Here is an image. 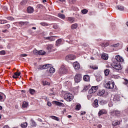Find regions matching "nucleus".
Instances as JSON below:
<instances>
[{
  "label": "nucleus",
  "mask_w": 128,
  "mask_h": 128,
  "mask_svg": "<svg viewBox=\"0 0 128 128\" xmlns=\"http://www.w3.org/2000/svg\"><path fill=\"white\" fill-rule=\"evenodd\" d=\"M68 72V70L64 67V65L61 66L60 68L58 70V74L60 76H62V74H65Z\"/></svg>",
  "instance_id": "nucleus-1"
},
{
  "label": "nucleus",
  "mask_w": 128,
  "mask_h": 128,
  "mask_svg": "<svg viewBox=\"0 0 128 128\" xmlns=\"http://www.w3.org/2000/svg\"><path fill=\"white\" fill-rule=\"evenodd\" d=\"M112 67L113 68H114V70H122V67L120 62L113 64Z\"/></svg>",
  "instance_id": "nucleus-2"
},
{
  "label": "nucleus",
  "mask_w": 128,
  "mask_h": 128,
  "mask_svg": "<svg viewBox=\"0 0 128 128\" xmlns=\"http://www.w3.org/2000/svg\"><path fill=\"white\" fill-rule=\"evenodd\" d=\"M64 99L66 102H72V100L74 99V97L72 96V95L70 94H66V96L64 97Z\"/></svg>",
  "instance_id": "nucleus-3"
},
{
  "label": "nucleus",
  "mask_w": 128,
  "mask_h": 128,
  "mask_svg": "<svg viewBox=\"0 0 128 128\" xmlns=\"http://www.w3.org/2000/svg\"><path fill=\"white\" fill-rule=\"evenodd\" d=\"M106 88H109V90H112L114 88V82H108L106 85Z\"/></svg>",
  "instance_id": "nucleus-4"
},
{
  "label": "nucleus",
  "mask_w": 128,
  "mask_h": 128,
  "mask_svg": "<svg viewBox=\"0 0 128 128\" xmlns=\"http://www.w3.org/2000/svg\"><path fill=\"white\" fill-rule=\"evenodd\" d=\"M82 75L80 74H76L74 76V82L78 84L82 80Z\"/></svg>",
  "instance_id": "nucleus-5"
},
{
  "label": "nucleus",
  "mask_w": 128,
  "mask_h": 128,
  "mask_svg": "<svg viewBox=\"0 0 128 128\" xmlns=\"http://www.w3.org/2000/svg\"><path fill=\"white\" fill-rule=\"evenodd\" d=\"M98 86H92L89 90L88 92L90 94H94V92H96L98 90Z\"/></svg>",
  "instance_id": "nucleus-6"
},
{
  "label": "nucleus",
  "mask_w": 128,
  "mask_h": 128,
  "mask_svg": "<svg viewBox=\"0 0 128 128\" xmlns=\"http://www.w3.org/2000/svg\"><path fill=\"white\" fill-rule=\"evenodd\" d=\"M66 60H76V56L74 55L70 54L68 55L66 58Z\"/></svg>",
  "instance_id": "nucleus-7"
},
{
  "label": "nucleus",
  "mask_w": 128,
  "mask_h": 128,
  "mask_svg": "<svg viewBox=\"0 0 128 128\" xmlns=\"http://www.w3.org/2000/svg\"><path fill=\"white\" fill-rule=\"evenodd\" d=\"M111 114L113 116H120V112L116 110H114L111 112Z\"/></svg>",
  "instance_id": "nucleus-8"
},
{
  "label": "nucleus",
  "mask_w": 128,
  "mask_h": 128,
  "mask_svg": "<svg viewBox=\"0 0 128 128\" xmlns=\"http://www.w3.org/2000/svg\"><path fill=\"white\" fill-rule=\"evenodd\" d=\"M115 58L116 60L118 62H124V58H121V56H120V55L116 56Z\"/></svg>",
  "instance_id": "nucleus-9"
},
{
  "label": "nucleus",
  "mask_w": 128,
  "mask_h": 128,
  "mask_svg": "<svg viewBox=\"0 0 128 128\" xmlns=\"http://www.w3.org/2000/svg\"><path fill=\"white\" fill-rule=\"evenodd\" d=\"M44 40H49L50 42H54L55 39L54 36H51L48 37H44Z\"/></svg>",
  "instance_id": "nucleus-10"
},
{
  "label": "nucleus",
  "mask_w": 128,
  "mask_h": 128,
  "mask_svg": "<svg viewBox=\"0 0 128 128\" xmlns=\"http://www.w3.org/2000/svg\"><path fill=\"white\" fill-rule=\"evenodd\" d=\"M73 66L75 70H78L80 68V63L78 62H74Z\"/></svg>",
  "instance_id": "nucleus-11"
},
{
  "label": "nucleus",
  "mask_w": 128,
  "mask_h": 128,
  "mask_svg": "<svg viewBox=\"0 0 128 128\" xmlns=\"http://www.w3.org/2000/svg\"><path fill=\"white\" fill-rule=\"evenodd\" d=\"M120 124V122L118 120H114L112 122V126H113V128H114V126H118V124Z\"/></svg>",
  "instance_id": "nucleus-12"
},
{
  "label": "nucleus",
  "mask_w": 128,
  "mask_h": 128,
  "mask_svg": "<svg viewBox=\"0 0 128 128\" xmlns=\"http://www.w3.org/2000/svg\"><path fill=\"white\" fill-rule=\"evenodd\" d=\"M106 114V111L105 110H101L99 111L98 113V116H102V114Z\"/></svg>",
  "instance_id": "nucleus-13"
},
{
  "label": "nucleus",
  "mask_w": 128,
  "mask_h": 128,
  "mask_svg": "<svg viewBox=\"0 0 128 128\" xmlns=\"http://www.w3.org/2000/svg\"><path fill=\"white\" fill-rule=\"evenodd\" d=\"M113 100L115 102H120V96L118 95H115L114 97Z\"/></svg>",
  "instance_id": "nucleus-14"
},
{
  "label": "nucleus",
  "mask_w": 128,
  "mask_h": 128,
  "mask_svg": "<svg viewBox=\"0 0 128 128\" xmlns=\"http://www.w3.org/2000/svg\"><path fill=\"white\" fill-rule=\"evenodd\" d=\"M54 104H56V106H62L63 108L64 107V104L60 102L54 101Z\"/></svg>",
  "instance_id": "nucleus-15"
},
{
  "label": "nucleus",
  "mask_w": 128,
  "mask_h": 128,
  "mask_svg": "<svg viewBox=\"0 0 128 128\" xmlns=\"http://www.w3.org/2000/svg\"><path fill=\"white\" fill-rule=\"evenodd\" d=\"M27 12L28 14H32L34 12V8L28 6L27 8Z\"/></svg>",
  "instance_id": "nucleus-16"
},
{
  "label": "nucleus",
  "mask_w": 128,
  "mask_h": 128,
  "mask_svg": "<svg viewBox=\"0 0 128 128\" xmlns=\"http://www.w3.org/2000/svg\"><path fill=\"white\" fill-rule=\"evenodd\" d=\"M94 108H98V100H95L93 103Z\"/></svg>",
  "instance_id": "nucleus-17"
},
{
  "label": "nucleus",
  "mask_w": 128,
  "mask_h": 128,
  "mask_svg": "<svg viewBox=\"0 0 128 128\" xmlns=\"http://www.w3.org/2000/svg\"><path fill=\"white\" fill-rule=\"evenodd\" d=\"M108 58V56L106 54H103L102 55V59L104 60H106Z\"/></svg>",
  "instance_id": "nucleus-18"
},
{
  "label": "nucleus",
  "mask_w": 128,
  "mask_h": 128,
  "mask_svg": "<svg viewBox=\"0 0 128 128\" xmlns=\"http://www.w3.org/2000/svg\"><path fill=\"white\" fill-rule=\"evenodd\" d=\"M20 76V72H16L14 73V76H12V78H18Z\"/></svg>",
  "instance_id": "nucleus-19"
},
{
  "label": "nucleus",
  "mask_w": 128,
  "mask_h": 128,
  "mask_svg": "<svg viewBox=\"0 0 128 128\" xmlns=\"http://www.w3.org/2000/svg\"><path fill=\"white\" fill-rule=\"evenodd\" d=\"M83 79L85 82H88L90 80V76L88 75H85L84 76Z\"/></svg>",
  "instance_id": "nucleus-20"
},
{
  "label": "nucleus",
  "mask_w": 128,
  "mask_h": 128,
  "mask_svg": "<svg viewBox=\"0 0 128 128\" xmlns=\"http://www.w3.org/2000/svg\"><path fill=\"white\" fill-rule=\"evenodd\" d=\"M116 10H124V6H116Z\"/></svg>",
  "instance_id": "nucleus-21"
},
{
  "label": "nucleus",
  "mask_w": 128,
  "mask_h": 128,
  "mask_svg": "<svg viewBox=\"0 0 128 128\" xmlns=\"http://www.w3.org/2000/svg\"><path fill=\"white\" fill-rule=\"evenodd\" d=\"M54 48V46L50 44V45H48L47 48H46V50H48V52H50V50H52V48Z\"/></svg>",
  "instance_id": "nucleus-22"
},
{
  "label": "nucleus",
  "mask_w": 128,
  "mask_h": 128,
  "mask_svg": "<svg viewBox=\"0 0 128 128\" xmlns=\"http://www.w3.org/2000/svg\"><path fill=\"white\" fill-rule=\"evenodd\" d=\"M104 92H106V91L104 90L100 91L98 93V96H104Z\"/></svg>",
  "instance_id": "nucleus-23"
},
{
  "label": "nucleus",
  "mask_w": 128,
  "mask_h": 128,
  "mask_svg": "<svg viewBox=\"0 0 128 128\" xmlns=\"http://www.w3.org/2000/svg\"><path fill=\"white\" fill-rule=\"evenodd\" d=\"M51 118H52V120H57V122H60V118H58L57 116H50Z\"/></svg>",
  "instance_id": "nucleus-24"
},
{
  "label": "nucleus",
  "mask_w": 128,
  "mask_h": 128,
  "mask_svg": "<svg viewBox=\"0 0 128 128\" xmlns=\"http://www.w3.org/2000/svg\"><path fill=\"white\" fill-rule=\"evenodd\" d=\"M30 122H31L30 126H36V122L34 120H31Z\"/></svg>",
  "instance_id": "nucleus-25"
},
{
  "label": "nucleus",
  "mask_w": 128,
  "mask_h": 128,
  "mask_svg": "<svg viewBox=\"0 0 128 128\" xmlns=\"http://www.w3.org/2000/svg\"><path fill=\"white\" fill-rule=\"evenodd\" d=\"M38 70H46L45 65L39 66Z\"/></svg>",
  "instance_id": "nucleus-26"
},
{
  "label": "nucleus",
  "mask_w": 128,
  "mask_h": 128,
  "mask_svg": "<svg viewBox=\"0 0 128 128\" xmlns=\"http://www.w3.org/2000/svg\"><path fill=\"white\" fill-rule=\"evenodd\" d=\"M42 82L43 84V86H50V82H48L46 80H43L42 81Z\"/></svg>",
  "instance_id": "nucleus-27"
},
{
  "label": "nucleus",
  "mask_w": 128,
  "mask_h": 128,
  "mask_svg": "<svg viewBox=\"0 0 128 128\" xmlns=\"http://www.w3.org/2000/svg\"><path fill=\"white\" fill-rule=\"evenodd\" d=\"M45 54H46V52H44L42 50H39L38 56H44Z\"/></svg>",
  "instance_id": "nucleus-28"
},
{
  "label": "nucleus",
  "mask_w": 128,
  "mask_h": 128,
  "mask_svg": "<svg viewBox=\"0 0 128 128\" xmlns=\"http://www.w3.org/2000/svg\"><path fill=\"white\" fill-rule=\"evenodd\" d=\"M58 18H62V20H64V18H66V16L64 14L60 13L58 14Z\"/></svg>",
  "instance_id": "nucleus-29"
},
{
  "label": "nucleus",
  "mask_w": 128,
  "mask_h": 128,
  "mask_svg": "<svg viewBox=\"0 0 128 128\" xmlns=\"http://www.w3.org/2000/svg\"><path fill=\"white\" fill-rule=\"evenodd\" d=\"M60 44H62V39H58L56 41V46H58V45Z\"/></svg>",
  "instance_id": "nucleus-30"
},
{
  "label": "nucleus",
  "mask_w": 128,
  "mask_h": 128,
  "mask_svg": "<svg viewBox=\"0 0 128 128\" xmlns=\"http://www.w3.org/2000/svg\"><path fill=\"white\" fill-rule=\"evenodd\" d=\"M56 72V69L54 68L51 67L50 68V74H54Z\"/></svg>",
  "instance_id": "nucleus-31"
},
{
  "label": "nucleus",
  "mask_w": 128,
  "mask_h": 128,
  "mask_svg": "<svg viewBox=\"0 0 128 128\" xmlns=\"http://www.w3.org/2000/svg\"><path fill=\"white\" fill-rule=\"evenodd\" d=\"M98 7L99 8L102 10V8H104V4H102V3H100L98 5Z\"/></svg>",
  "instance_id": "nucleus-32"
},
{
  "label": "nucleus",
  "mask_w": 128,
  "mask_h": 128,
  "mask_svg": "<svg viewBox=\"0 0 128 128\" xmlns=\"http://www.w3.org/2000/svg\"><path fill=\"white\" fill-rule=\"evenodd\" d=\"M78 28V24H72V30H76Z\"/></svg>",
  "instance_id": "nucleus-33"
},
{
  "label": "nucleus",
  "mask_w": 128,
  "mask_h": 128,
  "mask_svg": "<svg viewBox=\"0 0 128 128\" xmlns=\"http://www.w3.org/2000/svg\"><path fill=\"white\" fill-rule=\"evenodd\" d=\"M28 102H24L22 105V108H26V106H28Z\"/></svg>",
  "instance_id": "nucleus-34"
},
{
  "label": "nucleus",
  "mask_w": 128,
  "mask_h": 128,
  "mask_svg": "<svg viewBox=\"0 0 128 128\" xmlns=\"http://www.w3.org/2000/svg\"><path fill=\"white\" fill-rule=\"evenodd\" d=\"M80 108H82L80 104H77L76 106V110H80Z\"/></svg>",
  "instance_id": "nucleus-35"
},
{
  "label": "nucleus",
  "mask_w": 128,
  "mask_h": 128,
  "mask_svg": "<svg viewBox=\"0 0 128 128\" xmlns=\"http://www.w3.org/2000/svg\"><path fill=\"white\" fill-rule=\"evenodd\" d=\"M90 68H92V70H98V66L94 65V66H90Z\"/></svg>",
  "instance_id": "nucleus-36"
},
{
  "label": "nucleus",
  "mask_w": 128,
  "mask_h": 128,
  "mask_svg": "<svg viewBox=\"0 0 128 128\" xmlns=\"http://www.w3.org/2000/svg\"><path fill=\"white\" fill-rule=\"evenodd\" d=\"M40 24L41 26H48V24H47L46 22H42L40 23Z\"/></svg>",
  "instance_id": "nucleus-37"
},
{
  "label": "nucleus",
  "mask_w": 128,
  "mask_h": 128,
  "mask_svg": "<svg viewBox=\"0 0 128 128\" xmlns=\"http://www.w3.org/2000/svg\"><path fill=\"white\" fill-rule=\"evenodd\" d=\"M68 20H69L70 22L72 24V22H74V18H68Z\"/></svg>",
  "instance_id": "nucleus-38"
},
{
  "label": "nucleus",
  "mask_w": 128,
  "mask_h": 128,
  "mask_svg": "<svg viewBox=\"0 0 128 128\" xmlns=\"http://www.w3.org/2000/svg\"><path fill=\"white\" fill-rule=\"evenodd\" d=\"M29 90L30 94H34V92H36V90H34L30 88Z\"/></svg>",
  "instance_id": "nucleus-39"
},
{
  "label": "nucleus",
  "mask_w": 128,
  "mask_h": 128,
  "mask_svg": "<svg viewBox=\"0 0 128 128\" xmlns=\"http://www.w3.org/2000/svg\"><path fill=\"white\" fill-rule=\"evenodd\" d=\"M28 3V1L26 0H23L22 2H20V4L22 6H24V4H26Z\"/></svg>",
  "instance_id": "nucleus-40"
},
{
  "label": "nucleus",
  "mask_w": 128,
  "mask_h": 128,
  "mask_svg": "<svg viewBox=\"0 0 128 128\" xmlns=\"http://www.w3.org/2000/svg\"><path fill=\"white\" fill-rule=\"evenodd\" d=\"M88 10L84 9V10H82L81 12H82L83 14H88Z\"/></svg>",
  "instance_id": "nucleus-41"
},
{
  "label": "nucleus",
  "mask_w": 128,
  "mask_h": 128,
  "mask_svg": "<svg viewBox=\"0 0 128 128\" xmlns=\"http://www.w3.org/2000/svg\"><path fill=\"white\" fill-rule=\"evenodd\" d=\"M110 74V70L106 69L104 70V74L106 76H107L108 74Z\"/></svg>",
  "instance_id": "nucleus-42"
},
{
  "label": "nucleus",
  "mask_w": 128,
  "mask_h": 128,
  "mask_svg": "<svg viewBox=\"0 0 128 128\" xmlns=\"http://www.w3.org/2000/svg\"><path fill=\"white\" fill-rule=\"evenodd\" d=\"M21 126H22V128H26V126H28V123H27V122H24V123L23 124H21Z\"/></svg>",
  "instance_id": "nucleus-43"
},
{
  "label": "nucleus",
  "mask_w": 128,
  "mask_h": 128,
  "mask_svg": "<svg viewBox=\"0 0 128 128\" xmlns=\"http://www.w3.org/2000/svg\"><path fill=\"white\" fill-rule=\"evenodd\" d=\"M33 52H34V54H35L36 56H38V52H39L38 50H34Z\"/></svg>",
  "instance_id": "nucleus-44"
},
{
  "label": "nucleus",
  "mask_w": 128,
  "mask_h": 128,
  "mask_svg": "<svg viewBox=\"0 0 128 128\" xmlns=\"http://www.w3.org/2000/svg\"><path fill=\"white\" fill-rule=\"evenodd\" d=\"M90 88V86L89 85L86 86H84V90H88V88Z\"/></svg>",
  "instance_id": "nucleus-45"
},
{
  "label": "nucleus",
  "mask_w": 128,
  "mask_h": 128,
  "mask_svg": "<svg viewBox=\"0 0 128 128\" xmlns=\"http://www.w3.org/2000/svg\"><path fill=\"white\" fill-rule=\"evenodd\" d=\"M7 20H14V18L12 16H8L6 18Z\"/></svg>",
  "instance_id": "nucleus-46"
},
{
  "label": "nucleus",
  "mask_w": 128,
  "mask_h": 128,
  "mask_svg": "<svg viewBox=\"0 0 128 128\" xmlns=\"http://www.w3.org/2000/svg\"><path fill=\"white\" fill-rule=\"evenodd\" d=\"M108 46V42L103 43L102 44V46H104V48Z\"/></svg>",
  "instance_id": "nucleus-47"
},
{
  "label": "nucleus",
  "mask_w": 128,
  "mask_h": 128,
  "mask_svg": "<svg viewBox=\"0 0 128 128\" xmlns=\"http://www.w3.org/2000/svg\"><path fill=\"white\" fill-rule=\"evenodd\" d=\"M45 66V70H46V68H50V66H51V64H44Z\"/></svg>",
  "instance_id": "nucleus-48"
},
{
  "label": "nucleus",
  "mask_w": 128,
  "mask_h": 128,
  "mask_svg": "<svg viewBox=\"0 0 128 128\" xmlns=\"http://www.w3.org/2000/svg\"><path fill=\"white\" fill-rule=\"evenodd\" d=\"M7 21L6 20H0V24H6Z\"/></svg>",
  "instance_id": "nucleus-49"
},
{
  "label": "nucleus",
  "mask_w": 128,
  "mask_h": 128,
  "mask_svg": "<svg viewBox=\"0 0 128 128\" xmlns=\"http://www.w3.org/2000/svg\"><path fill=\"white\" fill-rule=\"evenodd\" d=\"M100 104H102V106H104L106 104V101L104 100H101L100 102Z\"/></svg>",
  "instance_id": "nucleus-50"
},
{
  "label": "nucleus",
  "mask_w": 128,
  "mask_h": 128,
  "mask_svg": "<svg viewBox=\"0 0 128 128\" xmlns=\"http://www.w3.org/2000/svg\"><path fill=\"white\" fill-rule=\"evenodd\" d=\"M0 54L1 56L6 54V51H4V50L0 51Z\"/></svg>",
  "instance_id": "nucleus-51"
},
{
  "label": "nucleus",
  "mask_w": 128,
  "mask_h": 128,
  "mask_svg": "<svg viewBox=\"0 0 128 128\" xmlns=\"http://www.w3.org/2000/svg\"><path fill=\"white\" fill-rule=\"evenodd\" d=\"M124 82H123L124 84H128V79H124Z\"/></svg>",
  "instance_id": "nucleus-52"
},
{
  "label": "nucleus",
  "mask_w": 128,
  "mask_h": 128,
  "mask_svg": "<svg viewBox=\"0 0 128 128\" xmlns=\"http://www.w3.org/2000/svg\"><path fill=\"white\" fill-rule=\"evenodd\" d=\"M70 4H76V0H69Z\"/></svg>",
  "instance_id": "nucleus-53"
},
{
  "label": "nucleus",
  "mask_w": 128,
  "mask_h": 128,
  "mask_svg": "<svg viewBox=\"0 0 128 128\" xmlns=\"http://www.w3.org/2000/svg\"><path fill=\"white\" fill-rule=\"evenodd\" d=\"M118 46H120V44L118 43V44L112 45V46H114V48H118Z\"/></svg>",
  "instance_id": "nucleus-54"
},
{
  "label": "nucleus",
  "mask_w": 128,
  "mask_h": 128,
  "mask_svg": "<svg viewBox=\"0 0 128 128\" xmlns=\"http://www.w3.org/2000/svg\"><path fill=\"white\" fill-rule=\"evenodd\" d=\"M50 96H56V93L54 92H53L52 93H50L48 94Z\"/></svg>",
  "instance_id": "nucleus-55"
},
{
  "label": "nucleus",
  "mask_w": 128,
  "mask_h": 128,
  "mask_svg": "<svg viewBox=\"0 0 128 128\" xmlns=\"http://www.w3.org/2000/svg\"><path fill=\"white\" fill-rule=\"evenodd\" d=\"M18 24H20L21 26H24V22H18Z\"/></svg>",
  "instance_id": "nucleus-56"
},
{
  "label": "nucleus",
  "mask_w": 128,
  "mask_h": 128,
  "mask_svg": "<svg viewBox=\"0 0 128 128\" xmlns=\"http://www.w3.org/2000/svg\"><path fill=\"white\" fill-rule=\"evenodd\" d=\"M24 26H28V22H23Z\"/></svg>",
  "instance_id": "nucleus-57"
},
{
  "label": "nucleus",
  "mask_w": 128,
  "mask_h": 128,
  "mask_svg": "<svg viewBox=\"0 0 128 128\" xmlns=\"http://www.w3.org/2000/svg\"><path fill=\"white\" fill-rule=\"evenodd\" d=\"M10 28V25L7 24L6 26V28Z\"/></svg>",
  "instance_id": "nucleus-58"
},
{
  "label": "nucleus",
  "mask_w": 128,
  "mask_h": 128,
  "mask_svg": "<svg viewBox=\"0 0 128 128\" xmlns=\"http://www.w3.org/2000/svg\"><path fill=\"white\" fill-rule=\"evenodd\" d=\"M125 72H126V74H128V66H127V67L125 69Z\"/></svg>",
  "instance_id": "nucleus-59"
},
{
  "label": "nucleus",
  "mask_w": 128,
  "mask_h": 128,
  "mask_svg": "<svg viewBox=\"0 0 128 128\" xmlns=\"http://www.w3.org/2000/svg\"><path fill=\"white\" fill-rule=\"evenodd\" d=\"M20 56H23V57L28 56V54H22L20 55Z\"/></svg>",
  "instance_id": "nucleus-60"
},
{
  "label": "nucleus",
  "mask_w": 128,
  "mask_h": 128,
  "mask_svg": "<svg viewBox=\"0 0 128 128\" xmlns=\"http://www.w3.org/2000/svg\"><path fill=\"white\" fill-rule=\"evenodd\" d=\"M47 104L48 106H52V103H50V102H48Z\"/></svg>",
  "instance_id": "nucleus-61"
},
{
  "label": "nucleus",
  "mask_w": 128,
  "mask_h": 128,
  "mask_svg": "<svg viewBox=\"0 0 128 128\" xmlns=\"http://www.w3.org/2000/svg\"><path fill=\"white\" fill-rule=\"evenodd\" d=\"M37 8H42V5L39 4L37 6Z\"/></svg>",
  "instance_id": "nucleus-62"
},
{
  "label": "nucleus",
  "mask_w": 128,
  "mask_h": 128,
  "mask_svg": "<svg viewBox=\"0 0 128 128\" xmlns=\"http://www.w3.org/2000/svg\"><path fill=\"white\" fill-rule=\"evenodd\" d=\"M3 32H8V30H2Z\"/></svg>",
  "instance_id": "nucleus-63"
},
{
  "label": "nucleus",
  "mask_w": 128,
  "mask_h": 128,
  "mask_svg": "<svg viewBox=\"0 0 128 128\" xmlns=\"http://www.w3.org/2000/svg\"><path fill=\"white\" fill-rule=\"evenodd\" d=\"M2 95H0V102H2Z\"/></svg>",
  "instance_id": "nucleus-64"
}]
</instances>
